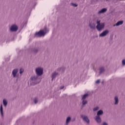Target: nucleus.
Listing matches in <instances>:
<instances>
[{"label":"nucleus","instance_id":"7","mask_svg":"<svg viewBox=\"0 0 125 125\" xmlns=\"http://www.w3.org/2000/svg\"><path fill=\"white\" fill-rule=\"evenodd\" d=\"M109 33V31L105 30L104 31L103 33H102L101 34H100V37H105L107 34Z\"/></svg>","mask_w":125,"mask_h":125},{"label":"nucleus","instance_id":"12","mask_svg":"<svg viewBox=\"0 0 125 125\" xmlns=\"http://www.w3.org/2000/svg\"><path fill=\"white\" fill-rule=\"evenodd\" d=\"M57 75H58V74L56 73V72H54L53 73V74L52 75V81H53V79H54V78H55V77H56Z\"/></svg>","mask_w":125,"mask_h":125},{"label":"nucleus","instance_id":"19","mask_svg":"<svg viewBox=\"0 0 125 125\" xmlns=\"http://www.w3.org/2000/svg\"><path fill=\"white\" fill-rule=\"evenodd\" d=\"M23 72H24V69H23L22 68H21L20 69V74H22Z\"/></svg>","mask_w":125,"mask_h":125},{"label":"nucleus","instance_id":"5","mask_svg":"<svg viewBox=\"0 0 125 125\" xmlns=\"http://www.w3.org/2000/svg\"><path fill=\"white\" fill-rule=\"evenodd\" d=\"M10 30L12 32H16V31H17V30H18V27H17V26L16 25H13L11 27Z\"/></svg>","mask_w":125,"mask_h":125},{"label":"nucleus","instance_id":"13","mask_svg":"<svg viewBox=\"0 0 125 125\" xmlns=\"http://www.w3.org/2000/svg\"><path fill=\"white\" fill-rule=\"evenodd\" d=\"M88 96V94H84L82 97V100H84V99H85V98H86V97H87Z\"/></svg>","mask_w":125,"mask_h":125},{"label":"nucleus","instance_id":"8","mask_svg":"<svg viewBox=\"0 0 125 125\" xmlns=\"http://www.w3.org/2000/svg\"><path fill=\"white\" fill-rule=\"evenodd\" d=\"M107 11V9L106 8H104L101 10L100 11H99L98 13L99 14H100L101 13H105Z\"/></svg>","mask_w":125,"mask_h":125},{"label":"nucleus","instance_id":"24","mask_svg":"<svg viewBox=\"0 0 125 125\" xmlns=\"http://www.w3.org/2000/svg\"><path fill=\"white\" fill-rule=\"evenodd\" d=\"M122 64L123 65H125V60L122 61Z\"/></svg>","mask_w":125,"mask_h":125},{"label":"nucleus","instance_id":"11","mask_svg":"<svg viewBox=\"0 0 125 125\" xmlns=\"http://www.w3.org/2000/svg\"><path fill=\"white\" fill-rule=\"evenodd\" d=\"M0 111L2 117H3V109L2 108V104H1L0 105Z\"/></svg>","mask_w":125,"mask_h":125},{"label":"nucleus","instance_id":"27","mask_svg":"<svg viewBox=\"0 0 125 125\" xmlns=\"http://www.w3.org/2000/svg\"><path fill=\"white\" fill-rule=\"evenodd\" d=\"M103 125H108V124H107L106 123H104Z\"/></svg>","mask_w":125,"mask_h":125},{"label":"nucleus","instance_id":"21","mask_svg":"<svg viewBox=\"0 0 125 125\" xmlns=\"http://www.w3.org/2000/svg\"><path fill=\"white\" fill-rule=\"evenodd\" d=\"M72 6H74V7H76V6H78V5L74 3H71Z\"/></svg>","mask_w":125,"mask_h":125},{"label":"nucleus","instance_id":"17","mask_svg":"<svg viewBox=\"0 0 125 125\" xmlns=\"http://www.w3.org/2000/svg\"><path fill=\"white\" fill-rule=\"evenodd\" d=\"M100 74H101V73L103 72L104 71V68L103 67H101L100 69Z\"/></svg>","mask_w":125,"mask_h":125},{"label":"nucleus","instance_id":"22","mask_svg":"<svg viewBox=\"0 0 125 125\" xmlns=\"http://www.w3.org/2000/svg\"><path fill=\"white\" fill-rule=\"evenodd\" d=\"M98 109H99V107H96L94 108L93 110H94V111H97V110H98Z\"/></svg>","mask_w":125,"mask_h":125},{"label":"nucleus","instance_id":"16","mask_svg":"<svg viewBox=\"0 0 125 125\" xmlns=\"http://www.w3.org/2000/svg\"><path fill=\"white\" fill-rule=\"evenodd\" d=\"M3 105H4L5 106H6V105H7V102H6V100H3Z\"/></svg>","mask_w":125,"mask_h":125},{"label":"nucleus","instance_id":"23","mask_svg":"<svg viewBox=\"0 0 125 125\" xmlns=\"http://www.w3.org/2000/svg\"><path fill=\"white\" fill-rule=\"evenodd\" d=\"M89 26L90 27V28H91L92 29H93L95 27V25H94V26H91V24H89Z\"/></svg>","mask_w":125,"mask_h":125},{"label":"nucleus","instance_id":"28","mask_svg":"<svg viewBox=\"0 0 125 125\" xmlns=\"http://www.w3.org/2000/svg\"><path fill=\"white\" fill-rule=\"evenodd\" d=\"M64 88V86L61 87V89H63Z\"/></svg>","mask_w":125,"mask_h":125},{"label":"nucleus","instance_id":"1","mask_svg":"<svg viewBox=\"0 0 125 125\" xmlns=\"http://www.w3.org/2000/svg\"><path fill=\"white\" fill-rule=\"evenodd\" d=\"M97 25L96 26V28L98 31H101V30H102V29H103L105 26V23H100V21H98L97 22Z\"/></svg>","mask_w":125,"mask_h":125},{"label":"nucleus","instance_id":"29","mask_svg":"<svg viewBox=\"0 0 125 125\" xmlns=\"http://www.w3.org/2000/svg\"><path fill=\"white\" fill-rule=\"evenodd\" d=\"M31 85H33V84H31Z\"/></svg>","mask_w":125,"mask_h":125},{"label":"nucleus","instance_id":"20","mask_svg":"<svg viewBox=\"0 0 125 125\" xmlns=\"http://www.w3.org/2000/svg\"><path fill=\"white\" fill-rule=\"evenodd\" d=\"M31 81H35V80H37V78H36V77L34 76L33 77H32L31 78Z\"/></svg>","mask_w":125,"mask_h":125},{"label":"nucleus","instance_id":"14","mask_svg":"<svg viewBox=\"0 0 125 125\" xmlns=\"http://www.w3.org/2000/svg\"><path fill=\"white\" fill-rule=\"evenodd\" d=\"M115 104H118V103H119V99H118V97H115Z\"/></svg>","mask_w":125,"mask_h":125},{"label":"nucleus","instance_id":"18","mask_svg":"<svg viewBox=\"0 0 125 125\" xmlns=\"http://www.w3.org/2000/svg\"><path fill=\"white\" fill-rule=\"evenodd\" d=\"M83 105H85V104H86V103H87V101L84 100H83Z\"/></svg>","mask_w":125,"mask_h":125},{"label":"nucleus","instance_id":"26","mask_svg":"<svg viewBox=\"0 0 125 125\" xmlns=\"http://www.w3.org/2000/svg\"><path fill=\"white\" fill-rule=\"evenodd\" d=\"M35 104H37V103H38V99H35Z\"/></svg>","mask_w":125,"mask_h":125},{"label":"nucleus","instance_id":"6","mask_svg":"<svg viewBox=\"0 0 125 125\" xmlns=\"http://www.w3.org/2000/svg\"><path fill=\"white\" fill-rule=\"evenodd\" d=\"M81 117L83 119V120L84 121V122H86L87 124H89V120L87 116L82 115Z\"/></svg>","mask_w":125,"mask_h":125},{"label":"nucleus","instance_id":"15","mask_svg":"<svg viewBox=\"0 0 125 125\" xmlns=\"http://www.w3.org/2000/svg\"><path fill=\"white\" fill-rule=\"evenodd\" d=\"M71 121V117H68L66 119V125H68L69 122H70Z\"/></svg>","mask_w":125,"mask_h":125},{"label":"nucleus","instance_id":"2","mask_svg":"<svg viewBox=\"0 0 125 125\" xmlns=\"http://www.w3.org/2000/svg\"><path fill=\"white\" fill-rule=\"evenodd\" d=\"M103 114V111L99 110L97 113V116L95 118V120L98 123H101V118H100V115Z\"/></svg>","mask_w":125,"mask_h":125},{"label":"nucleus","instance_id":"10","mask_svg":"<svg viewBox=\"0 0 125 125\" xmlns=\"http://www.w3.org/2000/svg\"><path fill=\"white\" fill-rule=\"evenodd\" d=\"M17 72H18V69H14L13 71L12 74L13 75V77H16V74H17Z\"/></svg>","mask_w":125,"mask_h":125},{"label":"nucleus","instance_id":"9","mask_svg":"<svg viewBox=\"0 0 125 125\" xmlns=\"http://www.w3.org/2000/svg\"><path fill=\"white\" fill-rule=\"evenodd\" d=\"M123 23H124L123 21H119L116 24H114V26L115 27V26H120V25H122Z\"/></svg>","mask_w":125,"mask_h":125},{"label":"nucleus","instance_id":"3","mask_svg":"<svg viewBox=\"0 0 125 125\" xmlns=\"http://www.w3.org/2000/svg\"><path fill=\"white\" fill-rule=\"evenodd\" d=\"M46 33H47L46 31L40 30L39 32L35 33V36L36 37H42V36H44Z\"/></svg>","mask_w":125,"mask_h":125},{"label":"nucleus","instance_id":"4","mask_svg":"<svg viewBox=\"0 0 125 125\" xmlns=\"http://www.w3.org/2000/svg\"><path fill=\"white\" fill-rule=\"evenodd\" d=\"M36 72L37 76H42L43 73V69L42 68L39 67L36 68Z\"/></svg>","mask_w":125,"mask_h":125},{"label":"nucleus","instance_id":"25","mask_svg":"<svg viewBox=\"0 0 125 125\" xmlns=\"http://www.w3.org/2000/svg\"><path fill=\"white\" fill-rule=\"evenodd\" d=\"M100 83V80H98L96 81V83Z\"/></svg>","mask_w":125,"mask_h":125}]
</instances>
